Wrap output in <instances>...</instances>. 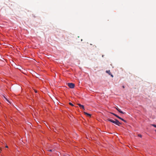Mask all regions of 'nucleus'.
<instances>
[{"mask_svg": "<svg viewBox=\"0 0 156 156\" xmlns=\"http://www.w3.org/2000/svg\"><path fill=\"white\" fill-rule=\"evenodd\" d=\"M107 120L108 121L118 126H120V124H121V123L120 122L116 119H115V120H114L110 119H108Z\"/></svg>", "mask_w": 156, "mask_h": 156, "instance_id": "1", "label": "nucleus"}, {"mask_svg": "<svg viewBox=\"0 0 156 156\" xmlns=\"http://www.w3.org/2000/svg\"><path fill=\"white\" fill-rule=\"evenodd\" d=\"M68 87L71 88H73L75 86L74 84L73 83H69L67 84Z\"/></svg>", "mask_w": 156, "mask_h": 156, "instance_id": "2", "label": "nucleus"}, {"mask_svg": "<svg viewBox=\"0 0 156 156\" xmlns=\"http://www.w3.org/2000/svg\"><path fill=\"white\" fill-rule=\"evenodd\" d=\"M115 108L120 113L123 114H125V112H123L122 111H121V110L119 109L118 107H115Z\"/></svg>", "mask_w": 156, "mask_h": 156, "instance_id": "3", "label": "nucleus"}, {"mask_svg": "<svg viewBox=\"0 0 156 156\" xmlns=\"http://www.w3.org/2000/svg\"><path fill=\"white\" fill-rule=\"evenodd\" d=\"M78 106H79L80 108L83 109V110H85L84 106L83 105H82L80 104H78Z\"/></svg>", "mask_w": 156, "mask_h": 156, "instance_id": "4", "label": "nucleus"}, {"mask_svg": "<svg viewBox=\"0 0 156 156\" xmlns=\"http://www.w3.org/2000/svg\"><path fill=\"white\" fill-rule=\"evenodd\" d=\"M84 114L85 115H87V116H89V117H90L91 116V115L90 114H88L85 112H84Z\"/></svg>", "mask_w": 156, "mask_h": 156, "instance_id": "5", "label": "nucleus"}, {"mask_svg": "<svg viewBox=\"0 0 156 156\" xmlns=\"http://www.w3.org/2000/svg\"><path fill=\"white\" fill-rule=\"evenodd\" d=\"M106 72L107 73H108L109 75H111V73L110 72V71L109 70H106Z\"/></svg>", "mask_w": 156, "mask_h": 156, "instance_id": "6", "label": "nucleus"}, {"mask_svg": "<svg viewBox=\"0 0 156 156\" xmlns=\"http://www.w3.org/2000/svg\"><path fill=\"white\" fill-rule=\"evenodd\" d=\"M69 104L70 105H71L72 106H74L73 105L71 102L69 103Z\"/></svg>", "mask_w": 156, "mask_h": 156, "instance_id": "7", "label": "nucleus"}, {"mask_svg": "<svg viewBox=\"0 0 156 156\" xmlns=\"http://www.w3.org/2000/svg\"><path fill=\"white\" fill-rule=\"evenodd\" d=\"M48 151H51V152L53 151H54V149H50V150H48Z\"/></svg>", "mask_w": 156, "mask_h": 156, "instance_id": "8", "label": "nucleus"}, {"mask_svg": "<svg viewBox=\"0 0 156 156\" xmlns=\"http://www.w3.org/2000/svg\"><path fill=\"white\" fill-rule=\"evenodd\" d=\"M138 136H139V137H141L142 136V135L140 134H138Z\"/></svg>", "mask_w": 156, "mask_h": 156, "instance_id": "9", "label": "nucleus"}, {"mask_svg": "<svg viewBox=\"0 0 156 156\" xmlns=\"http://www.w3.org/2000/svg\"><path fill=\"white\" fill-rule=\"evenodd\" d=\"M111 114H112L113 115H115V116H116L117 115L113 113H111Z\"/></svg>", "mask_w": 156, "mask_h": 156, "instance_id": "10", "label": "nucleus"}, {"mask_svg": "<svg viewBox=\"0 0 156 156\" xmlns=\"http://www.w3.org/2000/svg\"><path fill=\"white\" fill-rule=\"evenodd\" d=\"M119 119L120 118V117H119V116H118V115H117L116 116Z\"/></svg>", "mask_w": 156, "mask_h": 156, "instance_id": "11", "label": "nucleus"}, {"mask_svg": "<svg viewBox=\"0 0 156 156\" xmlns=\"http://www.w3.org/2000/svg\"><path fill=\"white\" fill-rule=\"evenodd\" d=\"M119 119L120 118V117H119V116H118V115H117L116 116Z\"/></svg>", "mask_w": 156, "mask_h": 156, "instance_id": "12", "label": "nucleus"}, {"mask_svg": "<svg viewBox=\"0 0 156 156\" xmlns=\"http://www.w3.org/2000/svg\"><path fill=\"white\" fill-rule=\"evenodd\" d=\"M4 98H5V99H6V100L8 101V102H9L8 100L7 99V98H5V97L4 96Z\"/></svg>", "mask_w": 156, "mask_h": 156, "instance_id": "13", "label": "nucleus"}, {"mask_svg": "<svg viewBox=\"0 0 156 156\" xmlns=\"http://www.w3.org/2000/svg\"><path fill=\"white\" fill-rule=\"evenodd\" d=\"M119 119H120L121 120H123V119L122 118L120 117V118Z\"/></svg>", "mask_w": 156, "mask_h": 156, "instance_id": "14", "label": "nucleus"}, {"mask_svg": "<svg viewBox=\"0 0 156 156\" xmlns=\"http://www.w3.org/2000/svg\"><path fill=\"white\" fill-rule=\"evenodd\" d=\"M111 75V76L112 77H113V76L112 74H111V75Z\"/></svg>", "mask_w": 156, "mask_h": 156, "instance_id": "15", "label": "nucleus"}, {"mask_svg": "<svg viewBox=\"0 0 156 156\" xmlns=\"http://www.w3.org/2000/svg\"><path fill=\"white\" fill-rule=\"evenodd\" d=\"M152 126H154V127H156V125H153Z\"/></svg>", "mask_w": 156, "mask_h": 156, "instance_id": "16", "label": "nucleus"}, {"mask_svg": "<svg viewBox=\"0 0 156 156\" xmlns=\"http://www.w3.org/2000/svg\"><path fill=\"white\" fill-rule=\"evenodd\" d=\"M122 121L125 122H126V121L125 120H124V119H123V120H122Z\"/></svg>", "mask_w": 156, "mask_h": 156, "instance_id": "17", "label": "nucleus"}, {"mask_svg": "<svg viewBox=\"0 0 156 156\" xmlns=\"http://www.w3.org/2000/svg\"><path fill=\"white\" fill-rule=\"evenodd\" d=\"M2 151V148H0V152Z\"/></svg>", "mask_w": 156, "mask_h": 156, "instance_id": "18", "label": "nucleus"}, {"mask_svg": "<svg viewBox=\"0 0 156 156\" xmlns=\"http://www.w3.org/2000/svg\"><path fill=\"white\" fill-rule=\"evenodd\" d=\"M122 87H123V88H124L125 87H124V86H122Z\"/></svg>", "mask_w": 156, "mask_h": 156, "instance_id": "19", "label": "nucleus"}, {"mask_svg": "<svg viewBox=\"0 0 156 156\" xmlns=\"http://www.w3.org/2000/svg\"><path fill=\"white\" fill-rule=\"evenodd\" d=\"M5 147H6V148H8V146H5Z\"/></svg>", "mask_w": 156, "mask_h": 156, "instance_id": "20", "label": "nucleus"}, {"mask_svg": "<svg viewBox=\"0 0 156 156\" xmlns=\"http://www.w3.org/2000/svg\"><path fill=\"white\" fill-rule=\"evenodd\" d=\"M35 92H37V91H35Z\"/></svg>", "mask_w": 156, "mask_h": 156, "instance_id": "21", "label": "nucleus"}, {"mask_svg": "<svg viewBox=\"0 0 156 156\" xmlns=\"http://www.w3.org/2000/svg\"><path fill=\"white\" fill-rule=\"evenodd\" d=\"M155 131L156 132V130H155Z\"/></svg>", "mask_w": 156, "mask_h": 156, "instance_id": "22", "label": "nucleus"}]
</instances>
